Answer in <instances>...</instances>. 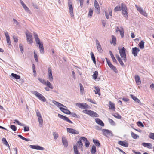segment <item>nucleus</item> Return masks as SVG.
<instances>
[{"instance_id":"1","label":"nucleus","mask_w":154,"mask_h":154,"mask_svg":"<svg viewBox=\"0 0 154 154\" xmlns=\"http://www.w3.org/2000/svg\"><path fill=\"white\" fill-rule=\"evenodd\" d=\"M121 10H122V13L124 17L125 18H127L128 15L127 11V7L125 4L122 3L121 5V6H117L114 9V11L115 12L119 11Z\"/></svg>"},{"instance_id":"2","label":"nucleus","mask_w":154,"mask_h":154,"mask_svg":"<svg viewBox=\"0 0 154 154\" xmlns=\"http://www.w3.org/2000/svg\"><path fill=\"white\" fill-rule=\"evenodd\" d=\"M119 53L122 59L124 60V62H126L127 61L126 55V49L124 47L122 48H118Z\"/></svg>"},{"instance_id":"3","label":"nucleus","mask_w":154,"mask_h":154,"mask_svg":"<svg viewBox=\"0 0 154 154\" xmlns=\"http://www.w3.org/2000/svg\"><path fill=\"white\" fill-rule=\"evenodd\" d=\"M32 93L35 95L41 101L43 102H45L46 101V99L45 97L39 92L36 91H32Z\"/></svg>"},{"instance_id":"4","label":"nucleus","mask_w":154,"mask_h":154,"mask_svg":"<svg viewBox=\"0 0 154 154\" xmlns=\"http://www.w3.org/2000/svg\"><path fill=\"white\" fill-rule=\"evenodd\" d=\"M82 112L88 115L91 117H98L99 116V115L96 112L91 110H82Z\"/></svg>"},{"instance_id":"5","label":"nucleus","mask_w":154,"mask_h":154,"mask_svg":"<svg viewBox=\"0 0 154 154\" xmlns=\"http://www.w3.org/2000/svg\"><path fill=\"white\" fill-rule=\"evenodd\" d=\"M68 4L70 16L72 17H74V15L73 13V8L72 6V3L71 0H68Z\"/></svg>"},{"instance_id":"6","label":"nucleus","mask_w":154,"mask_h":154,"mask_svg":"<svg viewBox=\"0 0 154 154\" xmlns=\"http://www.w3.org/2000/svg\"><path fill=\"white\" fill-rule=\"evenodd\" d=\"M35 112L36 114V115L38 119L39 123V124L41 125V126H42V125L43 120L41 113L38 110H35Z\"/></svg>"},{"instance_id":"7","label":"nucleus","mask_w":154,"mask_h":154,"mask_svg":"<svg viewBox=\"0 0 154 154\" xmlns=\"http://www.w3.org/2000/svg\"><path fill=\"white\" fill-rule=\"evenodd\" d=\"M76 105L82 109H88L89 107V106L87 104L85 103H76Z\"/></svg>"},{"instance_id":"8","label":"nucleus","mask_w":154,"mask_h":154,"mask_svg":"<svg viewBox=\"0 0 154 154\" xmlns=\"http://www.w3.org/2000/svg\"><path fill=\"white\" fill-rule=\"evenodd\" d=\"M26 35L27 38V41L30 44L32 43V34L29 32H26Z\"/></svg>"},{"instance_id":"9","label":"nucleus","mask_w":154,"mask_h":154,"mask_svg":"<svg viewBox=\"0 0 154 154\" xmlns=\"http://www.w3.org/2000/svg\"><path fill=\"white\" fill-rule=\"evenodd\" d=\"M102 131L103 132V135L107 137L108 135L109 136H112V131L109 130L104 129L102 130Z\"/></svg>"},{"instance_id":"10","label":"nucleus","mask_w":154,"mask_h":154,"mask_svg":"<svg viewBox=\"0 0 154 154\" xmlns=\"http://www.w3.org/2000/svg\"><path fill=\"white\" fill-rule=\"evenodd\" d=\"M29 147L31 148L37 150H44L45 149V148L44 147L40 146L38 145H30Z\"/></svg>"},{"instance_id":"11","label":"nucleus","mask_w":154,"mask_h":154,"mask_svg":"<svg viewBox=\"0 0 154 154\" xmlns=\"http://www.w3.org/2000/svg\"><path fill=\"white\" fill-rule=\"evenodd\" d=\"M58 116L60 118L70 123H72V122L67 117L60 114H58Z\"/></svg>"},{"instance_id":"12","label":"nucleus","mask_w":154,"mask_h":154,"mask_svg":"<svg viewBox=\"0 0 154 154\" xmlns=\"http://www.w3.org/2000/svg\"><path fill=\"white\" fill-rule=\"evenodd\" d=\"M140 51L139 48L136 47L133 48H132V52L134 56L136 57L137 56L138 52Z\"/></svg>"},{"instance_id":"13","label":"nucleus","mask_w":154,"mask_h":154,"mask_svg":"<svg viewBox=\"0 0 154 154\" xmlns=\"http://www.w3.org/2000/svg\"><path fill=\"white\" fill-rule=\"evenodd\" d=\"M48 79L51 82L53 80V77L52 74L51 68L50 67L48 68Z\"/></svg>"},{"instance_id":"14","label":"nucleus","mask_w":154,"mask_h":154,"mask_svg":"<svg viewBox=\"0 0 154 154\" xmlns=\"http://www.w3.org/2000/svg\"><path fill=\"white\" fill-rule=\"evenodd\" d=\"M96 43L97 48L98 50V51L100 53H102L103 51V50L99 42L97 39H96Z\"/></svg>"},{"instance_id":"15","label":"nucleus","mask_w":154,"mask_h":154,"mask_svg":"<svg viewBox=\"0 0 154 154\" xmlns=\"http://www.w3.org/2000/svg\"><path fill=\"white\" fill-rule=\"evenodd\" d=\"M136 7H137V11H138L141 14L145 16H147V14L142 8L140 7H138L137 5H136Z\"/></svg>"},{"instance_id":"16","label":"nucleus","mask_w":154,"mask_h":154,"mask_svg":"<svg viewBox=\"0 0 154 154\" xmlns=\"http://www.w3.org/2000/svg\"><path fill=\"white\" fill-rule=\"evenodd\" d=\"M67 132L72 134H79V132L78 131L72 128H67Z\"/></svg>"},{"instance_id":"17","label":"nucleus","mask_w":154,"mask_h":154,"mask_svg":"<svg viewBox=\"0 0 154 154\" xmlns=\"http://www.w3.org/2000/svg\"><path fill=\"white\" fill-rule=\"evenodd\" d=\"M80 139H81V140H82L84 141H85V146L87 148L88 147H89V145H90V142L88 140H87V139L84 137H81L80 138Z\"/></svg>"},{"instance_id":"18","label":"nucleus","mask_w":154,"mask_h":154,"mask_svg":"<svg viewBox=\"0 0 154 154\" xmlns=\"http://www.w3.org/2000/svg\"><path fill=\"white\" fill-rule=\"evenodd\" d=\"M5 35L6 39L8 45H11V42L10 38V37L8 32H5Z\"/></svg>"},{"instance_id":"19","label":"nucleus","mask_w":154,"mask_h":154,"mask_svg":"<svg viewBox=\"0 0 154 154\" xmlns=\"http://www.w3.org/2000/svg\"><path fill=\"white\" fill-rule=\"evenodd\" d=\"M118 143L119 145L124 147H127L128 146V144L126 141H118Z\"/></svg>"},{"instance_id":"20","label":"nucleus","mask_w":154,"mask_h":154,"mask_svg":"<svg viewBox=\"0 0 154 154\" xmlns=\"http://www.w3.org/2000/svg\"><path fill=\"white\" fill-rule=\"evenodd\" d=\"M60 109L62 112H63L65 114H71V112H70V111L65 108H63L61 107H60Z\"/></svg>"},{"instance_id":"21","label":"nucleus","mask_w":154,"mask_h":154,"mask_svg":"<svg viewBox=\"0 0 154 154\" xmlns=\"http://www.w3.org/2000/svg\"><path fill=\"white\" fill-rule=\"evenodd\" d=\"M95 122L97 124L102 126H104V124L103 121L99 118L96 119Z\"/></svg>"},{"instance_id":"22","label":"nucleus","mask_w":154,"mask_h":154,"mask_svg":"<svg viewBox=\"0 0 154 154\" xmlns=\"http://www.w3.org/2000/svg\"><path fill=\"white\" fill-rule=\"evenodd\" d=\"M142 145L144 147L149 149H151L152 147V144L150 143H142Z\"/></svg>"},{"instance_id":"23","label":"nucleus","mask_w":154,"mask_h":154,"mask_svg":"<svg viewBox=\"0 0 154 154\" xmlns=\"http://www.w3.org/2000/svg\"><path fill=\"white\" fill-rule=\"evenodd\" d=\"M62 142L64 147H67L68 146V143L67 140L64 137H62Z\"/></svg>"},{"instance_id":"24","label":"nucleus","mask_w":154,"mask_h":154,"mask_svg":"<svg viewBox=\"0 0 154 154\" xmlns=\"http://www.w3.org/2000/svg\"><path fill=\"white\" fill-rule=\"evenodd\" d=\"M135 80L137 85H139L141 83V82L139 76L137 75L135 77Z\"/></svg>"},{"instance_id":"25","label":"nucleus","mask_w":154,"mask_h":154,"mask_svg":"<svg viewBox=\"0 0 154 154\" xmlns=\"http://www.w3.org/2000/svg\"><path fill=\"white\" fill-rule=\"evenodd\" d=\"M52 103L59 109L61 107V106H63V104L54 100L52 101Z\"/></svg>"},{"instance_id":"26","label":"nucleus","mask_w":154,"mask_h":154,"mask_svg":"<svg viewBox=\"0 0 154 154\" xmlns=\"http://www.w3.org/2000/svg\"><path fill=\"white\" fill-rule=\"evenodd\" d=\"M109 108L110 109H112V110L114 111L116 109L115 104L113 103H112L111 101H109Z\"/></svg>"},{"instance_id":"27","label":"nucleus","mask_w":154,"mask_h":154,"mask_svg":"<svg viewBox=\"0 0 154 154\" xmlns=\"http://www.w3.org/2000/svg\"><path fill=\"white\" fill-rule=\"evenodd\" d=\"M94 4L95 8L97 9V11H100V9L99 7V5L96 0H95Z\"/></svg>"},{"instance_id":"28","label":"nucleus","mask_w":154,"mask_h":154,"mask_svg":"<svg viewBox=\"0 0 154 154\" xmlns=\"http://www.w3.org/2000/svg\"><path fill=\"white\" fill-rule=\"evenodd\" d=\"M112 41L110 42V43L113 44L114 45H116V38L113 35L112 36Z\"/></svg>"},{"instance_id":"29","label":"nucleus","mask_w":154,"mask_h":154,"mask_svg":"<svg viewBox=\"0 0 154 154\" xmlns=\"http://www.w3.org/2000/svg\"><path fill=\"white\" fill-rule=\"evenodd\" d=\"M130 96L131 98L137 103H140V100L137 98L136 97L133 95L131 94L130 95Z\"/></svg>"},{"instance_id":"30","label":"nucleus","mask_w":154,"mask_h":154,"mask_svg":"<svg viewBox=\"0 0 154 154\" xmlns=\"http://www.w3.org/2000/svg\"><path fill=\"white\" fill-rule=\"evenodd\" d=\"M139 45L141 49H143L144 48V42L143 40H141L139 44Z\"/></svg>"},{"instance_id":"31","label":"nucleus","mask_w":154,"mask_h":154,"mask_svg":"<svg viewBox=\"0 0 154 154\" xmlns=\"http://www.w3.org/2000/svg\"><path fill=\"white\" fill-rule=\"evenodd\" d=\"M45 85L47 86L48 87H49L51 89L54 88L53 86L48 81H47L46 82V83Z\"/></svg>"},{"instance_id":"32","label":"nucleus","mask_w":154,"mask_h":154,"mask_svg":"<svg viewBox=\"0 0 154 154\" xmlns=\"http://www.w3.org/2000/svg\"><path fill=\"white\" fill-rule=\"evenodd\" d=\"M109 66L111 68L112 70L114 71L115 72L117 73V70L116 68L112 64H110L109 65Z\"/></svg>"},{"instance_id":"33","label":"nucleus","mask_w":154,"mask_h":154,"mask_svg":"<svg viewBox=\"0 0 154 154\" xmlns=\"http://www.w3.org/2000/svg\"><path fill=\"white\" fill-rule=\"evenodd\" d=\"M90 55L91 56V58L93 61V62L94 64H96V60L95 57L93 52H91L90 53Z\"/></svg>"},{"instance_id":"34","label":"nucleus","mask_w":154,"mask_h":154,"mask_svg":"<svg viewBox=\"0 0 154 154\" xmlns=\"http://www.w3.org/2000/svg\"><path fill=\"white\" fill-rule=\"evenodd\" d=\"M11 75L16 79H19L20 78V75H17V74L14 73H11Z\"/></svg>"},{"instance_id":"35","label":"nucleus","mask_w":154,"mask_h":154,"mask_svg":"<svg viewBox=\"0 0 154 154\" xmlns=\"http://www.w3.org/2000/svg\"><path fill=\"white\" fill-rule=\"evenodd\" d=\"M95 88L96 90H94V91L95 92V94H98L99 95H100V90L99 88L98 87H95Z\"/></svg>"},{"instance_id":"36","label":"nucleus","mask_w":154,"mask_h":154,"mask_svg":"<svg viewBox=\"0 0 154 154\" xmlns=\"http://www.w3.org/2000/svg\"><path fill=\"white\" fill-rule=\"evenodd\" d=\"M73 148L74 154H80V152L78 150L77 147L76 145L74 146Z\"/></svg>"},{"instance_id":"37","label":"nucleus","mask_w":154,"mask_h":154,"mask_svg":"<svg viewBox=\"0 0 154 154\" xmlns=\"http://www.w3.org/2000/svg\"><path fill=\"white\" fill-rule=\"evenodd\" d=\"M93 142L94 143L95 145L97 146H100L99 142L97 140L93 139Z\"/></svg>"},{"instance_id":"38","label":"nucleus","mask_w":154,"mask_h":154,"mask_svg":"<svg viewBox=\"0 0 154 154\" xmlns=\"http://www.w3.org/2000/svg\"><path fill=\"white\" fill-rule=\"evenodd\" d=\"M34 36L36 42L40 41L39 38L38 37V35L35 32L34 33Z\"/></svg>"},{"instance_id":"39","label":"nucleus","mask_w":154,"mask_h":154,"mask_svg":"<svg viewBox=\"0 0 154 154\" xmlns=\"http://www.w3.org/2000/svg\"><path fill=\"white\" fill-rule=\"evenodd\" d=\"M96 151V147L95 146L93 145L91 148V153L92 154H94Z\"/></svg>"},{"instance_id":"40","label":"nucleus","mask_w":154,"mask_h":154,"mask_svg":"<svg viewBox=\"0 0 154 154\" xmlns=\"http://www.w3.org/2000/svg\"><path fill=\"white\" fill-rule=\"evenodd\" d=\"M131 135L132 137H133L134 139H136L137 138L139 137V136L137 135V134H135L133 132H131Z\"/></svg>"},{"instance_id":"41","label":"nucleus","mask_w":154,"mask_h":154,"mask_svg":"<svg viewBox=\"0 0 154 154\" xmlns=\"http://www.w3.org/2000/svg\"><path fill=\"white\" fill-rule=\"evenodd\" d=\"M98 75V72L97 71H95L94 73V74L93 75V77L94 79H96Z\"/></svg>"},{"instance_id":"42","label":"nucleus","mask_w":154,"mask_h":154,"mask_svg":"<svg viewBox=\"0 0 154 154\" xmlns=\"http://www.w3.org/2000/svg\"><path fill=\"white\" fill-rule=\"evenodd\" d=\"M121 29L120 31V33L122 38L123 37L124 35V30L122 27H121Z\"/></svg>"},{"instance_id":"43","label":"nucleus","mask_w":154,"mask_h":154,"mask_svg":"<svg viewBox=\"0 0 154 154\" xmlns=\"http://www.w3.org/2000/svg\"><path fill=\"white\" fill-rule=\"evenodd\" d=\"M93 10L92 9L90 8L88 14V16L90 17H91L92 16Z\"/></svg>"},{"instance_id":"44","label":"nucleus","mask_w":154,"mask_h":154,"mask_svg":"<svg viewBox=\"0 0 154 154\" xmlns=\"http://www.w3.org/2000/svg\"><path fill=\"white\" fill-rule=\"evenodd\" d=\"M79 85H80V91L81 93H82L84 91V87L82 85L81 83H80Z\"/></svg>"},{"instance_id":"45","label":"nucleus","mask_w":154,"mask_h":154,"mask_svg":"<svg viewBox=\"0 0 154 154\" xmlns=\"http://www.w3.org/2000/svg\"><path fill=\"white\" fill-rule=\"evenodd\" d=\"M149 137L150 138L154 140V133L151 132L149 136Z\"/></svg>"},{"instance_id":"46","label":"nucleus","mask_w":154,"mask_h":154,"mask_svg":"<svg viewBox=\"0 0 154 154\" xmlns=\"http://www.w3.org/2000/svg\"><path fill=\"white\" fill-rule=\"evenodd\" d=\"M38 80L40 82L42 83L43 84L45 85L46 83V82L43 79H42L41 78H39Z\"/></svg>"},{"instance_id":"47","label":"nucleus","mask_w":154,"mask_h":154,"mask_svg":"<svg viewBox=\"0 0 154 154\" xmlns=\"http://www.w3.org/2000/svg\"><path fill=\"white\" fill-rule=\"evenodd\" d=\"M109 122V123L112 125H115V122L112 119L108 118Z\"/></svg>"},{"instance_id":"48","label":"nucleus","mask_w":154,"mask_h":154,"mask_svg":"<svg viewBox=\"0 0 154 154\" xmlns=\"http://www.w3.org/2000/svg\"><path fill=\"white\" fill-rule=\"evenodd\" d=\"M10 128L13 131H16L17 130L16 127L14 125H11L10 126Z\"/></svg>"},{"instance_id":"49","label":"nucleus","mask_w":154,"mask_h":154,"mask_svg":"<svg viewBox=\"0 0 154 154\" xmlns=\"http://www.w3.org/2000/svg\"><path fill=\"white\" fill-rule=\"evenodd\" d=\"M14 121L19 125L21 126H24L25 125V124L20 123L19 121L17 119H15Z\"/></svg>"},{"instance_id":"50","label":"nucleus","mask_w":154,"mask_h":154,"mask_svg":"<svg viewBox=\"0 0 154 154\" xmlns=\"http://www.w3.org/2000/svg\"><path fill=\"white\" fill-rule=\"evenodd\" d=\"M112 115L114 117L118 119H121L122 118L121 116L118 114H116Z\"/></svg>"},{"instance_id":"51","label":"nucleus","mask_w":154,"mask_h":154,"mask_svg":"<svg viewBox=\"0 0 154 154\" xmlns=\"http://www.w3.org/2000/svg\"><path fill=\"white\" fill-rule=\"evenodd\" d=\"M87 100H88V101L90 102H91V103H93V104H96V102L95 101H93L91 99L87 98Z\"/></svg>"},{"instance_id":"52","label":"nucleus","mask_w":154,"mask_h":154,"mask_svg":"<svg viewBox=\"0 0 154 154\" xmlns=\"http://www.w3.org/2000/svg\"><path fill=\"white\" fill-rule=\"evenodd\" d=\"M34 57L35 61L36 62H38V56L37 54H36L35 51L34 52Z\"/></svg>"},{"instance_id":"53","label":"nucleus","mask_w":154,"mask_h":154,"mask_svg":"<svg viewBox=\"0 0 154 154\" xmlns=\"http://www.w3.org/2000/svg\"><path fill=\"white\" fill-rule=\"evenodd\" d=\"M119 62V63L120 65L122 66H125V65L124 64L122 60L121 59V58L119 60H118Z\"/></svg>"},{"instance_id":"54","label":"nucleus","mask_w":154,"mask_h":154,"mask_svg":"<svg viewBox=\"0 0 154 154\" xmlns=\"http://www.w3.org/2000/svg\"><path fill=\"white\" fill-rule=\"evenodd\" d=\"M40 49V52L41 54H44V48L43 46L39 48Z\"/></svg>"},{"instance_id":"55","label":"nucleus","mask_w":154,"mask_h":154,"mask_svg":"<svg viewBox=\"0 0 154 154\" xmlns=\"http://www.w3.org/2000/svg\"><path fill=\"white\" fill-rule=\"evenodd\" d=\"M137 123L138 126L139 127L141 126L143 127H144V125L140 121L138 122Z\"/></svg>"},{"instance_id":"56","label":"nucleus","mask_w":154,"mask_h":154,"mask_svg":"<svg viewBox=\"0 0 154 154\" xmlns=\"http://www.w3.org/2000/svg\"><path fill=\"white\" fill-rule=\"evenodd\" d=\"M36 44L39 45V48L43 46V45L42 42H41L40 41L36 42Z\"/></svg>"},{"instance_id":"57","label":"nucleus","mask_w":154,"mask_h":154,"mask_svg":"<svg viewBox=\"0 0 154 154\" xmlns=\"http://www.w3.org/2000/svg\"><path fill=\"white\" fill-rule=\"evenodd\" d=\"M36 44L39 45V48L43 46V45L42 42H41L40 41L36 42Z\"/></svg>"},{"instance_id":"58","label":"nucleus","mask_w":154,"mask_h":154,"mask_svg":"<svg viewBox=\"0 0 154 154\" xmlns=\"http://www.w3.org/2000/svg\"><path fill=\"white\" fill-rule=\"evenodd\" d=\"M19 48L21 53H23L24 52L23 48L21 44L19 45Z\"/></svg>"},{"instance_id":"59","label":"nucleus","mask_w":154,"mask_h":154,"mask_svg":"<svg viewBox=\"0 0 154 154\" xmlns=\"http://www.w3.org/2000/svg\"><path fill=\"white\" fill-rule=\"evenodd\" d=\"M13 21H14V24H15L16 25L18 26L19 25V23L15 19H13Z\"/></svg>"},{"instance_id":"60","label":"nucleus","mask_w":154,"mask_h":154,"mask_svg":"<svg viewBox=\"0 0 154 154\" xmlns=\"http://www.w3.org/2000/svg\"><path fill=\"white\" fill-rule=\"evenodd\" d=\"M53 135L54 138L55 139H57L58 136V134L54 132L53 133Z\"/></svg>"},{"instance_id":"61","label":"nucleus","mask_w":154,"mask_h":154,"mask_svg":"<svg viewBox=\"0 0 154 154\" xmlns=\"http://www.w3.org/2000/svg\"><path fill=\"white\" fill-rule=\"evenodd\" d=\"M24 130L25 132L28 131H29V127H24Z\"/></svg>"},{"instance_id":"62","label":"nucleus","mask_w":154,"mask_h":154,"mask_svg":"<svg viewBox=\"0 0 154 154\" xmlns=\"http://www.w3.org/2000/svg\"><path fill=\"white\" fill-rule=\"evenodd\" d=\"M80 139V140L79 141L77 142V143H78L79 144V145L80 146H83V144L81 141V140H81V139Z\"/></svg>"},{"instance_id":"63","label":"nucleus","mask_w":154,"mask_h":154,"mask_svg":"<svg viewBox=\"0 0 154 154\" xmlns=\"http://www.w3.org/2000/svg\"><path fill=\"white\" fill-rule=\"evenodd\" d=\"M112 60L113 61V62L117 64V62L116 60V59L115 58L114 56L112 57H111Z\"/></svg>"},{"instance_id":"64","label":"nucleus","mask_w":154,"mask_h":154,"mask_svg":"<svg viewBox=\"0 0 154 154\" xmlns=\"http://www.w3.org/2000/svg\"><path fill=\"white\" fill-rule=\"evenodd\" d=\"M24 9L25 11L29 13L30 12V10L27 6Z\"/></svg>"}]
</instances>
